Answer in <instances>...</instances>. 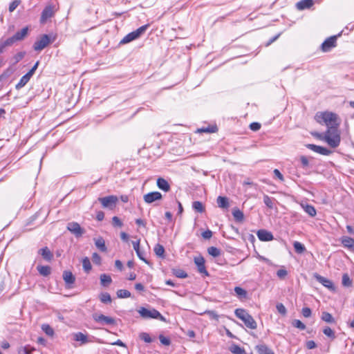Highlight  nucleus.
Returning <instances> with one entry per match:
<instances>
[{
	"label": "nucleus",
	"mask_w": 354,
	"mask_h": 354,
	"mask_svg": "<svg viewBox=\"0 0 354 354\" xmlns=\"http://www.w3.org/2000/svg\"><path fill=\"white\" fill-rule=\"evenodd\" d=\"M315 120L319 124H324L328 129L336 128L338 126L337 114L329 112H317L315 115Z\"/></svg>",
	"instance_id": "obj_1"
},
{
	"label": "nucleus",
	"mask_w": 354,
	"mask_h": 354,
	"mask_svg": "<svg viewBox=\"0 0 354 354\" xmlns=\"http://www.w3.org/2000/svg\"><path fill=\"white\" fill-rule=\"evenodd\" d=\"M318 137L319 139L326 142L333 148L337 147L341 141L340 133L337 127L328 129L324 136L319 134Z\"/></svg>",
	"instance_id": "obj_2"
},
{
	"label": "nucleus",
	"mask_w": 354,
	"mask_h": 354,
	"mask_svg": "<svg viewBox=\"0 0 354 354\" xmlns=\"http://www.w3.org/2000/svg\"><path fill=\"white\" fill-rule=\"evenodd\" d=\"M234 314L239 319L244 322L245 325L248 328L250 329L257 328V322L243 308H237L235 310Z\"/></svg>",
	"instance_id": "obj_3"
},
{
	"label": "nucleus",
	"mask_w": 354,
	"mask_h": 354,
	"mask_svg": "<svg viewBox=\"0 0 354 354\" xmlns=\"http://www.w3.org/2000/svg\"><path fill=\"white\" fill-rule=\"evenodd\" d=\"M148 28V25H144L138 28L135 31H133L129 34H127L126 36L123 37V39L120 41V44H128L138 37H140L141 35H142Z\"/></svg>",
	"instance_id": "obj_4"
},
{
	"label": "nucleus",
	"mask_w": 354,
	"mask_h": 354,
	"mask_svg": "<svg viewBox=\"0 0 354 354\" xmlns=\"http://www.w3.org/2000/svg\"><path fill=\"white\" fill-rule=\"evenodd\" d=\"M140 316L143 318H153L160 320H165L162 315L156 309L148 310L146 308L142 307L138 310Z\"/></svg>",
	"instance_id": "obj_5"
},
{
	"label": "nucleus",
	"mask_w": 354,
	"mask_h": 354,
	"mask_svg": "<svg viewBox=\"0 0 354 354\" xmlns=\"http://www.w3.org/2000/svg\"><path fill=\"white\" fill-rule=\"evenodd\" d=\"M93 319L95 322L102 325H115L116 324L114 318L102 314L94 313Z\"/></svg>",
	"instance_id": "obj_6"
},
{
	"label": "nucleus",
	"mask_w": 354,
	"mask_h": 354,
	"mask_svg": "<svg viewBox=\"0 0 354 354\" xmlns=\"http://www.w3.org/2000/svg\"><path fill=\"white\" fill-rule=\"evenodd\" d=\"M52 41L48 35H43L34 43L33 48L36 51H41Z\"/></svg>",
	"instance_id": "obj_7"
},
{
	"label": "nucleus",
	"mask_w": 354,
	"mask_h": 354,
	"mask_svg": "<svg viewBox=\"0 0 354 354\" xmlns=\"http://www.w3.org/2000/svg\"><path fill=\"white\" fill-rule=\"evenodd\" d=\"M56 12L55 6L50 4L46 6L44 9L43 10L41 18H40V22L41 24H45L46 21L53 17Z\"/></svg>",
	"instance_id": "obj_8"
},
{
	"label": "nucleus",
	"mask_w": 354,
	"mask_h": 354,
	"mask_svg": "<svg viewBox=\"0 0 354 354\" xmlns=\"http://www.w3.org/2000/svg\"><path fill=\"white\" fill-rule=\"evenodd\" d=\"M98 201L101 203L103 207H107L112 209L114 208L118 199L117 196L111 195L106 197L99 198Z\"/></svg>",
	"instance_id": "obj_9"
},
{
	"label": "nucleus",
	"mask_w": 354,
	"mask_h": 354,
	"mask_svg": "<svg viewBox=\"0 0 354 354\" xmlns=\"http://www.w3.org/2000/svg\"><path fill=\"white\" fill-rule=\"evenodd\" d=\"M314 277L319 283L322 284L324 287L328 288L329 290H330L332 292H335L336 290V288H335L333 282L331 280H330L324 277H322L317 273H315L314 274Z\"/></svg>",
	"instance_id": "obj_10"
},
{
	"label": "nucleus",
	"mask_w": 354,
	"mask_h": 354,
	"mask_svg": "<svg viewBox=\"0 0 354 354\" xmlns=\"http://www.w3.org/2000/svg\"><path fill=\"white\" fill-rule=\"evenodd\" d=\"M67 230H69L76 237H80L84 233V230L77 222H71L67 225Z\"/></svg>",
	"instance_id": "obj_11"
},
{
	"label": "nucleus",
	"mask_w": 354,
	"mask_h": 354,
	"mask_svg": "<svg viewBox=\"0 0 354 354\" xmlns=\"http://www.w3.org/2000/svg\"><path fill=\"white\" fill-rule=\"evenodd\" d=\"M28 33V27L23 28L20 31L17 32L13 36L9 37L10 43L13 45L15 42L23 40Z\"/></svg>",
	"instance_id": "obj_12"
},
{
	"label": "nucleus",
	"mask_w": 354,
	"mask_h": 354,
	"mask_svg": "<svg viewBox=\"0 0 354 354\" xmlns=\"http://www.w3.org/2000/svg\"><path fill=\"white\" fill-rule=\"evenodd\" d=\"M306 147L314 152H316L317 153L324 155V156H329L330 155L333 151L326 147L318 146L313 144H308L306 145Z\"/></svg>",
	"instance_id": "obj_13"
},
{
	"label": "nucleus",
	"mask_w": 354,
	"mask_h": 354,
	"mask_svg": "<svg viewBox=\"0 0 354 354\" xmlns=\"http://www.w3.org/2000/svg\"><path fill=\"white\" fill-rule=\"evenodd\" d=\"M337 36H332L326 39L322 44V50L324 52H328L336 46Z\"/></svg>",
	"instance_id": "obj_14"
},
{
	"label": "nucleus",
	"mask_w": 354,
	"mask_h": 354,
	"mask_svg": "<svg viewBox=\"0 0 354 354\" xmlns=\"http://www.w3.org/2000/svg\"><path fill=\"white\" fill-rule=\"evenodd\" d=\"M162 198V196L161 193L158 192H149L145 195H144L143 198L146 203H152L154 201L161 200Z\"/></svg>",
	"instance_id": "obj_15"
},
{
	"label": "nucleus",
	"mask_w": 354,
	"mask_h": 354,
	"mask_svg": "<svg viewBox=\"0 0 354 354\" xmlns=\"http://www.w3.org/2000/svg\"><path fill=\"white\" fill-rule=\"evenodd\" d=\"M194 263L197 266L198 271L200 273L208 275V272L205 266V259L203 257L199 256L194 258Z\"/></svg>",
	"instance_id": "obj_16"
},
{
	"label": "nucleus",
	"mask_w": 354,
	"mask_h": 354,
	"mask_svg": "<svg viewBox=\"0 0 354 354\" xmlns=\"http://www.w3.org/2000/svg\"><path fill=\"white\" fill-rule=\"evenodd\" d=\"M258 239L261 241H270L274 239V236L270 232L266 230H259L257 232Z\"/></svg>",
	"instance_id": "obj_17"
},
{
	"label": "nucleus",
	"mask_w": 354,
	"mask_h": 354,
	"mask_svg": "<svg viewBox=\"0 0 354 354\" xmlns=\"http://www.w3.org/2000/svg\"><path fill=\"white\" fill-rule=\"evenodd\" d=\"M341 243L344 248L354 252V239L346 236H342L341 239Z\"/></svg>",
	"instance_id": "obj_18"
},
{
	"label": "nucleus",
	"mask_w": 354,
	"mask_h": 354,
	"mask_svg": "<svg viewBox=\"0 0 354 354\" xmlns=\"http://www.w3.org/2000/svg\"><path fill=\"white\" fill-rule=\"evenodd\" d=\"M132 245L139 259L145 262L146 263H148V261L145 257V252L142 251L140 248V240L133 241Z\"/></svg>",
	"instance_id": "obj_19"
},
{
	"label": "nucleus",
	"mask_w": 354,
	"mask_h": 354,
	"mask_svg": "<svg viewBox=\"0 0 354 354\" xmlns=\"http://www.w3.org/2000/svg\"><path fill=\"white\" fill-rule=\"evenodd\" d=\"M313 4V0H301L297 3L296 7L298 10H303L311 8Z\"/></svg>",
	"instance_id": "obj_20"
},
{
	"label": "nucleus",
	"mask_w": 354,
	"mask_h": 354,
	"mask_svg": "<svg viewBox=\"0 0 354 354\" xmlns=\"http://www.w3.org/2000/svg\"><path fill=\"white\" fill-rule=\"evenodd\" d=\"M38 253L42 256L44 259H45L47 261H50L53 258V254L51 252V251L48 249L47 247H44L43 248H41Z\"/></svg>",
	"instance_id": "obj_21"
},
{
	"label": "nucleus",
	"mask_w": 354,
	"mask_h": 354,
	"mask_svg": "<svg viewBox=\"0 0 354 354\" xmlns=\"http://www.w3.org/2000/svg\"><path fill=\"white\" fill-rule=\"evenodd\" d=\"M156 184L158 187L161 190L165 192H169L170 190V185L165 178H158Z\"/></svg>",
	"instance_id": "obj_22"
},
{
	"label": "nucleus",
	"mask_w": 354,
	"mask_h": 354,
	"mask_svg": "<svg viewBox=\"0 0 354 354\" xmlns=\"http://www.w3.org/2000/svg\"><path fill=\"white\" fill-rule=\"evenodd\" d=\"M63 279L67 285L73 284L75 281V277L70 271H64L63 272Z\"/></svg>",
	"instance_id": "obj_23"
},
{
	"label": "nucleus",
	"mask_w": 354,
	"mask_h": 354,
	"mask_svg": "<svg viewBox=\"0 0 354 354\" xmlns=\"http://www.w3.org/2000/svg\"><path fill=\"white\" fill-rule=\"evenodd\" d=\"M216 202L220 208L227 209L229 207V201L227 197L219 196L216 199Z\"/></svg>",
	"instance_id": "obj_24"
},
{
	"label": "nucleus",
	"mask_w": 354,
	"mask_h": 354,
	"mask_svg": "<svg viewBox=\"0 0 354 354\" xmlns=\"http://www.w3.org/2000/svg\"><path fill=\"white\" fill-rule=\"evenodd\" d=\"M301 207H303L304 210L306 213H307L309 216L313 217L316 215L317 211L314 206L309 205V204H305L301 205Z\"/></svg>",
	"instance_id": "obj_25"
},
{
	"label": "nucleus",
	"mask_w": 354,
	"mask_h": 354,
	"mask_svg": "<svg viewBox=\"0 0 354 354\" xmlns=\"http://www.w3.org/2000/svg\"><path fill=\"white\" fill-rule=\"evenodd\" d=\"M37 270L39 273L44 277H47L50 274V267L48 266H38Z\"/></svg>",
	"instance_id": "obj_26"
},
{
	"label": "nucleus",
	"mask_w": 354,
	"mask_h": 354,
	"mask_svg": "<svg viewBox=\"0 0 354 354\" xmlns=\"http://www.w3.org/2000/svg\"><path fill=\"white\" fill-rule=\"evenodd\" d=\"M95 246L100 251H102V252H106V245H105V241H104V240L102 237H100V238L97 239L95 241Z\"/></svg>",
	"instance_id": "obj_27"
},
{
	"label": "nucleus",
	"mask_w": 354,
	"mask_h": 354,
	"mask_svg": "<svg viewBox=\"0 0 354 354\" xmlns=\"http://www.w3.org/2000/svg\"><path fill=\"white\" fill-rule=\"evenodd\" d=\"M232 215L234 219L238 222H242L244 218L243 213L238 208L233 209Z\"/></svg>",
	"instance_id": "obj_28"
},
{
	"label": "nucleus",
	"mask_w": 354,
	"mask_h": 354,
	"mask_svg": "<svg viewBox=\"0 0 354 354\" xmlns=\"http://www.w3.org/2000/svg\"><path fill=\"white\" fill-rule=\"evenodd\" d=\"M30 77L27 75H24L21 77L19 82L16 85L17 89H20L24 87L30 80Z\"/></svg>",
	"instance_id": "obj_29"
},
{
	"label": "nucleus",
	"mask_w": 354,
	"mask_h": 354,
	"mask_svg": "<svg viewBox=\"0 0 354 354\" xmlns=\"http://www.w3.org/2000/svg\"><path fill=\"white\" fill-rule=\"evenodd\" d=\"M258 354H274L273 351L266 345H259L257 346Z\"/></svg>",
	"instance_id": "obj_30"
},
{
	"label": "nucleus",
	"mask_w": 354,
	"mask_h": 354,
	"mask_svg": "<svg viewBox=\"0 0 354 354\" xmlns=\"http://www.w3.org/2000/svg\"><path fill=\"white\" fill-rule=\"evenodd\" d=\"M10 42V41H9L8 38L5 40H0V54L3 52L6 47L12 46V44ZM0 64H3V60L1 58H0Z\"/></svg>",
	"instance_id": "obj_31"
},
{
	"label": "nucleus",
	"mask_w": 354,
	"mask_h": 354,
	"mask_svg": "<svg viewBox=\"0 0 354 354\" xmlns=\"http://www.w3.org/2000/svg\"><path fill=\"white\" fill-rule=\"evenodd\" d=\"M321 319L326 323H335V319L332 315L328 312H323Z\"/></svg>",
	"instance_id": "obj_32"
},
{
	"label": "nucleus",
	"mask_w": 354,
	"mask_h": 354,
	"mask_svg": "<svg viewBox=\"0 0 354 354\" xmlns=\"http://www.w3.org/2000/svg\"><path fill=\"white\" fill-rule=\"evenodd\" d=\"M230 351L233 354H245V350L236 344H232L230 347Z\"/></svg>",
	"instance_id": "obj_33"
},
{
	"label": "nucleus",
	"mask_w": 354,
	"mask_h": 354,
	"mask_svg": "<svg viewBox=\"0 0 354 354\" xmlns=\"http://www.w3.org/2000/svg\"><path fill=\"white\" fill-rule=\"evenodd\" d=\"M293 246L295 252L298 254H302L306 250L305 246L299 241H295L293 243Z\"/></svg>",
	"instance_id": "obj_34"
},
{
	"label": "nucleus",
	"mask_w": 354,
	"mask_h": 354,
	"mask_svg": "<svg viewBox=\"0 0 354 354\" xmlns=\"http://www.w3.org/2000/svg\"><path fill=\"white\" fill-rule=\"evenodd\" d=\"M154 252L158 257L163 258L165 254V248L162 245L158 243L154 247Z\"/></svg>",
	"instance_id": "obj_35"
},
{
	"label": "nucleus",
	"mask_w": 354,
	"mask_h": 354,
	"mask_svg": "<svg viewBox=\"0 0 354 354\" xmlns=\"http://www.w3.org/2000/svg\"><path fill=\"white\" fill-rule=\"evenodd\" d=\"M74 339L75 341L81 342L82 344H85L88 342L86 335L81 332L77 333L74 335Z\"/></svg>",
	"instance_id": "obj_36"
},
{
	"label": "nucleus",
	"mask_w": 354,
	"mask_h": 354,
	"mask_svg": "<svg viewBox=\"0 0 354 354\" xmlns=\"http://www.w3.org/2000/svg\"><path fill=\"white\" fill-rule=\"evenodd\" d=\"M193 209L198 212L203 213L205 211V207L200 201H194L192 203Z\"/></svg>",
	"instance_id": "obj_37"
},
{
	"label": "nucleus",
	"mask_w": 354,
	"mask_h": 354,
	"mask_svg": "<svg viewBox=\"0 0 354 354\" xmlns=\"http://www.w3.org/2000/svg\"><path fill=\"white\" fill-rule=\"evenodd\" d=\"M100 281L103 286H106L111 283L112 279L109 275L103 274L100 276Z\"/></svg>",
	"instance_id": "obj_38"
},
{
	"label": "nucleus",
	"mask_w": 354,
	"mask_h": 354,
	"mask_svg": "<svg viewBox=\"0 0 354 354\" xmlns=\"http://www.w3.org/2000/svg\"><path fill=\"white\" fill-rule=\"evenodd\" d=\"M82 266L84 271L87 273L91 270V264L88 257H85L82 259Z\"/></svg>",
	"instance_id": "obj_39"
},
{
	"label": "nucleus",
	"mask_w": 354,
	"mask_h": 354,
	"mask_svg": "<svg viewBox=\"0 0 354 354\" xmlns=\"http://www.w3.org/2000/svg\"><path fill=\"white\" fill-rule=\"evenodd\" d=\"M234 292L239 298H245L247 297V291L241 287H235Z\"/></svg>",
	"instance_id": "obj_40"
},
{
	"label": "nucleus",
	"mask_w": 354,
	"mask_h": 354,
	"mask_svg": "<svg viewBox=\"0 0 354 354\" xmlns=\"http://www.w3.org/2000/svg\"><path fill=\"white\" fill-rule=\"evenodd\" d=\"M207 252L211 256L214 257H217L221 254V250L218 248L214 246L209 247L207 249Z\"/></svg>",
	"instance_id": "obj_41"
},
{
	"label": "nucleus",
	"mask_w": 354,
	"mask_h": 354,
	"mask_svg": "<svg viewBox=\"0 0 354 354\" xmlns=\"http://www.w3.org/2000/svg\"><path fill=\"white\" fill-rule=\"evenodd\" d=\"M342 285L345 287H351L352 286V280L347 273L344 274L342 276Z\"/></svg>",
	"instance_id": "obj_42"
},
{
	"label": "nucleus",
	"mask_w": 354,
	"mask_h": 354,
	"mask_svg": "<svg viewBox=\"0 0 354 354\" xmlns=\"http://www.w3.org/2000/svg\"><path fill=\"white\" fill-rule=\"evenodd\" d=\"M117 296L119 298H128L131 297V292L127 290L120 289L117 291Z\"/></svg>",
	"instance_id": "obj_43"
},
{
	"label": "nucleus",
	"mask_w": 354,
	"mask_h": 354,
	"mask_svg": "<svg viewBox=\"0 0 354 354\" xmlns=\"http://www.w3.org/2000/svg\"><path fill=\"white\" fill-rule=\"evenodd\" d=\"M100 299L104 304H109L111 301V295L107 292L102 293L100 295Z\"/></svg>",
	"instance_id": "obj_44"
},
{
	"label": "nucleus",
	"mask_w": 354,
	"mask_h": 354,
	"mask_svg": "<svg viewBox=\"0 0 354 354\" xmlns=\"http://www.w3.org/2000/svg\"><path fill=\"white\" fill-rule=\"evenodd\" d=\"M323 333L325 335L333 339L335 338V332L328 326H326L323 329Z\"/></svg>",
	"instance_id": "obj_45"
},
{
	"label": "nucleus",
	"mask_w": 354,
	"mask_h": 354,
	"mask_svg": "<svg viewBox=\"0 0 354 354\" xmlns=\"http://www.w3.org/2000/svg\"><path fill=\"white\" fill-rule=\"evenodd\" d=\"M43 331L49 336H53L54 334V330L48 324H43L41 326Z\"/></svg>",
	"instance_id": "obj_46"
},
{
	"label": "nucleus",
	"mask_w": 354,
	"mask_h": 354,
	"mask_svg": "<svg viewBox=\"0 0 354 354\" xmlns=\"http://www.w3.org/2000/svg\"><path fill=\"white\" fill-rule=\"evenodd\" d=\"M292 325L301 330L306 329V325L299 319H295L292 322Z\"/></svg>",
	"instance_id": "obj_47"
},
{
	"label": "nucleus",
	"mask_w": 354,
	"mask_h": 354,
	"mask_svg": "<svg viewBox=\"0 0 354 354\" xmlns=\"http://www.w3.org/2000/svg\"><path fill=\"white\" fill-rule=\"evenodd\" d=\"M263 203L269 208H272L273 207L272 199L270 196H268V195H265L263 196Z\"/></svg>",
	"instance_id": "obj_48"
},
{
	"label": "nucleus",
	"mask_w": 354,
	"mask_h": 354,
	"mask_svg": "<svg viewBox=\"0 0 354 354\" xmlns=\"http://www.w3.org/2000/svg\"><path fill=\"white\" fill-rule=\"evenodd\" d=\"M25 52H19L13 57L14 63L17 64L21 61L25 56Z\"/></svg>",
	"instance_id": "obj_49"
},
{
	"label": "nucleus",
	"mask_w": 354,
	"mask_h": 354,
	"mask_svg": "<svg viewBox=\"0 0 354 354\" xmlns=\"http://www.w3.org/2000/svg\"><path fill=\"white\" fill-rule=\"evenodd\" d=\"M112 224L114 227H121L123 225L122 222L118 216H113L112 218Z\"/></svg>",
	"instance_id": "obj_50"
},
{
	"label": "nucleus",
	"mask_w": 354,
	"mask_h": 354,
	"mask_svg": "<svg viewBox=\"0 0 354 354\" xmlns=\"http://www.w3.org/2000/svg\"><path fill=\"white\" fill-rule=\"evenodd\" d=\"M300 161H301L302 168L306 169L307 167H308L309 161H308V159L307 158V157H306L304 156H301L300 157Z\"/></svg>",
	"instance_id": "obj_51"
},
{
	"label": "nucleus",
	"mask_w": 354,
	"mask_h": 354,
	"mask_svg": "<svg viewBox=\"0 0 354 354\" xmlns=\"http://www.w3.org/2000/svg\"><path fill=\"white\" fill-rule=\"evenodd\" d=\"M276 308H277V311L283 315H285L286 314V307L284 306V305L283 304H277V306H276Z\"/></svg>",
	"instance_id": "obj_52"
},
{
	"label": "nucleus",
	"mask_w": 354,
	"mask_h": 354,
	"mask_svg": "<svg viewBox=\"0 0 354 354\" xmlns=\"http://www.w3.org/2000/svg\"><path fill=\"white\" fill-rule=\"evenodd\" d=\"M33 350V348H31L29 346H26L19 348V354H30L31 351Z\"/></svg>",
	"instance_id": "obj_53"
},
{
	"label": "nucleus",
	"mask_w": 354,
	"mask_h": 354,
	"mask_svg": "<svg viewBox=\"0 0 354 354\" xmlns=\"http://www.w3.org/2000/svg\"><path fill=\"white\" fill-rule=\"evenodd\" d=\"M20 1L19 0H15L12 2H11L9 5V11L10 12H13L19 5Z\"/></svg>",
	"instance_id": "obj_54"
},
{
	"label": "nucleus",
	"mask_w": 354,
	"mask_h": 354,
	"mask_svg": "<svg viewBox=\"0 0 354 354\" xmlns=\"http://www.w3.org/2000/svg\"><path fill=\"white\" fill-rule=\"evenodd\" d=\"M217 130V128L216 127H207V128H201L198 129V131L200 132H205V133H214Z\"/></svg>",
	"instance_id": "obj_55"
},
{
	"label": "nucleus",
	"mask_w": 354,
	"mask_h": 354,
	"mask_svg": "<svg viewBox=\"0 0 354 354\" xmlns=\"http://www.w3.org/2000/svg\"><path fill=\"white\" fill-rule=\"evenodd\" d=\"M92 261L95 264L100 265L101 263V257L97 253L94 252L92 255Z\"/></svg>",
	"instance_id": "obj_56"
},
{
	"label": "nucleus",
	"mask_w": 354,
	"mask_h": 354,
	"mask_svg": "<svg viewBox=\"0 0 354 354\" xmlns=\"http://www.w3.org/2000/svg\"><path fill=\"white\" fill-rule=\"evenodd\" d=\"M174 274L176 277L181 279H185L187 277V274L183 270H178L175 271Z\"/></svg>",
	"instance_id": "obj_57"
},
{
	"label": "nucleus",
	"mask_w": 354,
	"mask_h": 354,
	"mask_svg": "<svg viewBox=\"0 0 354 354\" xmlns=\"http://www.w3.org/2000/svg\"><path fill=\"white\" fill-rule=\"evenodd\" d=\"M288 274V272L285 269H279L277 272V275L279 279H284Z\"/></svg>",
	"instance_id": "obj_58"
},
{
	"label": "nucleus",
	"mask_w": 354,
	"mask_h": 354,
	"mask_svg": "<svg viewBox=\"0 0 354 354\" xmlns=\"http://www.w3.org/2000/svg\"><path fill=\"white\" fill-rule=\"evenodd\" d=\"M301 313L304 317H310L311 316L312 311L310 308L305 307L302 308Z\"/></svg>",
	"instance_id": "obj_59"
},
{
	"label": "nucleus",
	"mask_w": 354,
	"mask_h": 354,
	"mask_svg": "<svg viewBox=\"0 0 354 354\" xmlns=\"http://www.w3.org/2000/svg\"><path fill=\"white\" fill-rule=\"evenodd\" d=\"M160 342L165 346H169L171 343L170 339L162 335L159 336Z\"/></svg>",
	"instance_id": "obj_60"
},
{
	"label": "nucleus",
	"mask_w": 354,
	"mask_h": 354,
	"mask_svg": "<svg viewBox=\"0 0 354 354\" xmlns=\"http://www.w3.org/2000/svg\"><path fill=\"white\" fill-rule=\"evenodd\" d=\"M140 338L145 341V342H147V343H150L152 342V339L151 338V337L149 336V335L148 333H142L141 335H140Z\"/></svg>",
	"instance_id": "obj_61"
},
{
	"label": "nucleus",
	"mask_w": 354,
	"mask_h": 354,
	"mask_svg": "<svg viewBox=\"0 0 354 354\" xmlns=\"http://www.w3.org/2000/svg\"><path fill=\"white\" fill-rule=\"evenodd\" d=\"M250 128L254 131H257L260 129L261 124L259 122H252L250 124Z\"/></svg>",
	"instance_id": "obj_62"
},
{
	"label": "nucleus",
	"mask_w": 354,
	"mask_h": 354,
	"mask_svg": "<svg viewBox=\"0 0 354 354\" xmlns=\"http://www.w3.org/2000/svg\"><path fill=\"white\" fill-rule=\"evenodd\" d=\"M202 236L205 239H209L212 236V232L209 230H207L202 233Z\"/></svg>",
	"instance_id": "obj_63"
},
{
	"label": "nucleus",
	"mask_w": 354,
	"mask_h": 354,
	"mask_svg": "<svg viewBox=\"0 0 354 354\" xmlns=\"http://www.w3.org/2000/svg\"><path fill=\"white\" fill-rule=\"evenodd\" d=\"M273 173L274 174V176L278 178L281 181H283L284 180V178H283V176L282 175V174L279 171V169H275L274 171H273Z\"/></svg>",
	"instance_id": "obj_64"
}]
</instances>
